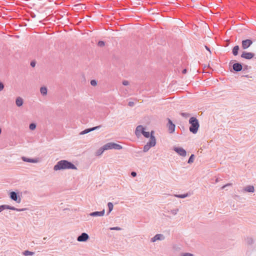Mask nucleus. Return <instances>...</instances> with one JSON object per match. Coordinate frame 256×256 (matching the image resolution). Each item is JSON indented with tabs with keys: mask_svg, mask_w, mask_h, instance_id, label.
<instances>
[{
	"mask_svg": "<svg viewBox=\"0 0 256 256\" xmlns=\"http://www.w3.org/2000/svg\"><path fill=\"white\" fill-rule=\"evenodd\" d=\"M153 133L152 131L150 134L149 132L146 131V128L141 125L138 126L136 128L135 134L137 136H140L142 134L146 138H150V142L144 148V151L145 152L148 151L151 147L156 144V139L153 136Z\"/></svg>",
	"mask_w": 256,
	"mask_h": 256,
	"instance_id": "obj_1",
	"label": "nucleus"
},
{
	"mask_svg": "<svg viewBox=\"0 0 256 256\" xmlns=\"http://www.w3.org/2000/svg\"><path fill=\"white\" fill-rule=\"evenodd\" d=\"M54 170H58L64 169H73L76 170V166L66 160H62L59 161L56 165L54 166Z\"/></svg>",
	"mask_w": 256,
	"mask_h": 256,
	"instance_id": "obj_2",
	"label": "nucleus"
},
{
	"mask_svg": "<svg viewBox=\"0 0 256 256\" xmlns=\"http://www.w3.org/2000/svg\"><path fill=\"white\" fill-rule=\"evenodd\" d=\"M189 122L191 124L190 128V132L196 134L200 126L198 120L196 118L192 117L190 119Z\"/></svg>",
	"mask_w": 256,
	"mask_h": 256,
	"instance_id": "obj_3",
	"label": "nucleus"
},
{
	"mask_svg": "<svg viewBox=\"0 0 256 256\" xmlns=\"http://www.w3.org/2000/svg\"><path fill=\"white\" fill-rule=\"evenodd\" d=\"M122 146L117 144L114 142L108 143L104 146V150H108L112 149L120 150Z\"/></svg>",
	"mask_w": 256,
	"mask_h": 256,
	"instance_id": "obj_4",
	"label": "nucleus"
},
{
	"mask_svg": "<svg viewBox=\"0 0 256 256\" xmlns=\"http://www.w3.org/2000/svg\"><path fill=\"white\" fill-rule=\"evenodd\" d=\"M242 48L243 49L246 50L252 44V40L248 39L242 41Z\"/></svg>",
	"mask_w": 256,
	"mask_h": 256,
	"instance_id": "obj_5",
	"label": "nucleus"
},
{
	"mask_svg": "<svg viewBox=\"0 0 256 256\" xmlns=\"http://www.w3.org/2000/svg\"><path fill=\"white\" fill-rule=\"evenodd\" d=\"M170 133H172L175 130V125L172 122V120L168 119V124H167Z\"/></svg>",
	"mask_w": 256,
	"mask_h": 256,
	"instance_id": "obj_6",
	"label": "nucleus"
},
{
	"mask_svg": "<svg viewBox=\"0 0 256 256\" xmlns=\"http://www.w3.org/2000/svg\"><path fill=\"white\" fill-rule=\"evenodd\" d=\"M254 56V54L248 52H243L241 55V57L246 59L250 60Z\"/></svg>",
	"mask_w": 256,
	"mask_h": 256,
	"instance_id": "obj_7",
	"label": "nucleus"
},
{
	"mask_svg": "<svg viewBox=\"0 0 256 256\" xmlns=\"http://www.w3.org/2000/svg\"><path fill=\"white\" fill-rule=\"evenodd\" d=\"M174 150L180 155L182 156H186V151L182 148H175Z\"/></svg>",
	"mask_w": 256,
	"mask_h": 256,
	"instance_id": "obj_8",
	"label": "nucleus"
},
{
	"mask_svg": "<svg viewBox=\"0 0 256 256\" xmlns=\"http://www.w3.org/2000/svg\"><path fill=\"white\" fill-rule=\"evenodd\" d=\"M88 238V236L86 233H82L78 238V240L79 242H85Z\"/></svg>",
	"mask_w": 256,
	"mask_h": 256,
	"instance_id": "obj_9",
	"label": "nucleus"
},
{
	"mask_svg": "<svg viewBox=\"0 0 256 256\" xmlns=\"http://www.w3.org/2000/svg\"><path fill=\"white\" fill-rule=\"evenodd\" d=\"M10 196L12 200H14L17 202L20 203V198H18L17 194L15 192H11L10 193Z\"/></svg>",
	"mask_w": 256,
	"mask_h": 256,
	"instance_id": "obj_10",
	"label": "nucleus"
},
{
	"mask_svg": "<svg viewBox=\"0 0 256 256\" xmlns=\"http://www.w3.org/2000/svg\"><path fill=\"white\" fill-rule=\"evenodd\" d=\"M104 214V210L101 212H95L90 214V216H103Z\"/></svg>",
	"mask_w": 256,
	"mask_h": 256,
	"instance_id": "obj_11",
	"label": "nucleus"
},
{
	"mask_svg": "<svg viewBox=\"0 0 256 256\" xmlns=\"http://www.w3.org/2000/svg\"><path fill=\"white\" fill-rule=\"evenodd\" d=\"M233 69L236 72L240 71L242 70V66L238 63L234 64L233 65Z\"/></svg>",
	"mask_w": 256,
	"mask_h": 256,
	"instance_id": "obj_12",
	"label": "nucleus"
},
{
	"mask_svg": "<svg viewBox=\"0 0 256 256\" xmlns=\"http://www.w3.org/2000/svg\"><path fill=\"white\" fill-rule=\"evenodd\" d=\"M22 160L24 162H29L36 163L38 162V160L37 159H30V158H26V157H22Z\"/></svg>",
	"mask_w": 256,
	"mask_h": 256,
	"instance_id": "obj_13",
	"label": "nucleus"
},
{
	"mask_svg": "<svg viewBox=\"0 0 256 256\" xmlns=\"http://www.w3.org/2000/svg\"><path fill=\"white\" fill-rule=\"evenodd\" d=\"M98 128V126H96V127H94V128H91L86 129V130L81 132L80 133V134H87L91 131L96 130Z\"/></svg>",
	"mask_w": 256,
	"mask_h": 256,
	"instance_id": "obj_14",
	"label": "nucleus"
},
{
	"mask_svg": "<svg viewBox=\"0 0 256 256\" xmlns=\"http://www.w3.org/2000/svg\"><path fill=\"white\" fill-rule=\"evenodd\" d=\"M3 206H4V209H9V210H16V211H18V212H20V211H23L24 210V209H18V208H16L14 207H12V206H7V205H3Z\"/></svg>",
	"mask_w": 256,
	"mask_h": 256,
	"instance_id": "obj_15",
	"label": "nucleus"
},
{
	"mask_svg": "<svg viewBox=\"0 0 256 256\" xmlns=\"http://www.w3.org/2000/svg\"><path fill=\"white\" fill-rule=\"evenodd\" d=\"M16 103L18 106H20L23 104V100L21 98L18 97L16 98Z\"/></svg>",
	"mask_w": 256,
	"mask_h": 256,
	"instance_id": "obj_16",
	"label": "nucleus"
},
{
	"mask_svg": "<svg viewBox=\"0 0 256 256\" xmlns=\"http://www.w3.org/2000/svg\"><path fill=\"white\" fill-rule=\"evenodd\" d=\"M239 50V46H234V48L232 49V54L234 56H236L238 54V52Z\"/></svg>",
	"mask_w": 256,
	"mask_h": 256,
	"instance_id": "obj_17",
	"label": "nucleus"
},
{
	"mask_svg": "<svg viewBox=\"0 0 256 256\" xmlns=\"http://www.w3.org/2000/svg\"><path fill=\"white\" fill-rule=\"evenodd\" d=\"M40 93L43 96H46L47 94V88L46 87H42L40 89Z\"/></svg>",
	"mask_w": 256,
	"mask_h": 256,
	"instance_id": "obj_18",
	"label": "nucleus"
},
{
	"mask_svg": "<svg viewBox=\"0 0 256 256\" xmlns=\"http://www.w3.org/2000/svg\"><path fill=\"white\" fill-rule=\"evenodd\" d=\"M244 190L248 192H254V187L252 186H248L245 188Z\"/></svg>",
	"mask_w": 256,
	"mask_h": 256,
	"instance_id": "obj_19",
	"label": "nucleus"
},
{
	"mask_svg": "<svg viewBox=\"0 0 256 256\" xmlns=\"http://www.w3.org/2000/svg\"><path fill=\"white\" fill-rule=\"evenodd\" d=\"M160 240V234H157L153 238H152V242H154L156 240Z\"/></svg>",
	"mask_w": 256,
	"mask_h": 256,
	"instance_id": "obj_20",
	"label": "nucleus"
},
{
	"mask_svg": "<svg viewBox=\"0 0 256 256\" xmlns=\"http://www.w3.org/2000/svg\"><path fill=\"white\" fill-rule=\"evenodd\" d=\"M108 210H109V212L108 213L110 212H112V210L113 209V204L112 203V202H108Z\"/></svg>",
	"mask_w": 256,
	"mask_h": 256,
	"instance_id": "obj_21",
	"label": "nucleus"
},
{
	"mask_svg": "<svg viewBox=\"0 0 256 256\" xmlns=\"http://www.w3.org/2000/svg\"><path fill=\"white\" fill-rule=\"evenodd\" d=\"M105 150H104V146L101 148L97 152V154L98 155H100L102 154V152L104 151Z\"/></svg>",
	"mask_w": 256,
	"mask_h": 256,
	"instance_id": "obj_22",
	"label": "nucleus"
},
{
	"mask_svg": "<svg viewBox=\"0 0 256 256\" xmlns=\"http://www.w3.org/2000/svg\"><path fill=\"white\" fill-rule=\"evenodd\" d=\"M194 160V154H192L190 156L189 160H188V163H192V162H193Z\"/></svg>",
	"mask_w": 256,
	"mask_h": 256,
	"instance_id": "obj_23",
	"label": "nucleus"
},
{
	"mask_svg": "<svg viewBox=\"0 0 256 256\" xmlns=\"http://www.w3.org/2000/svg\"><path fill=\"white\" fill-rule=\"evenodd\" d=\"M36 128V126L34 124H31L30 125V129L31 130H34Z\"/></svg>",
	"mask_w": 256,
	"mask_h": 256,
	"instance_id": "obj_24",
	"label": "nucleus"
},
{
	"mask_svg": "<svg viewBox=\"0 0 256 256\" xmlns=\"http://www.w3.org/2000/svg\"><path fill=\"white\" fill-rule=\"evenodd\" d=\"M33 252H29V251H25L24 252V255L26 256H29V255H32L33 254Z\"/></svg>",
	"mask_w": 256,
	"mask_h": 256,
	"instance_id": "obj_25",
	"label": "nucleus"
},
{
	"mask_svg": "<svg viewBox=\"0 0 256 256\" xmlns=\"http://www.w3.org/2000/svg\"><path fill=\"white\" fill-rule=\"evenodd\" d=\"M90 84L92 86H96L97 84V82L95 80H92L90 82Z\"/></svg>",
	"mask_w": 256,
	"mask_h": 256,
	"instance_id": "obj_26",
	"label": "nucleus"
},
{
	"mask_svg": "<svg viewBox=\"0 0 256 256\" xmlns=\"http://www.w3.org/2000/svg\"><path fill=\"white\" fill-rule=\"evenodd\" d=\"M188 194H181V195H176V196L180 198H184L186 197Z\"/></svg>",
	"mask_w": 256,
	"mask_h": 256,
	"instance_id": "obj_27",
	"label": "nucleus"
},
{
	"mask_svg": "<svg viewBox=\"0 0 256 256\" xmlns=\"http://www.w3.org/2000/svg\"><path fill=\"white\" fill-rule=\"evenodd\" d=\"M98 46H104V42L103 41H100L98 42Z\"/></svg>",
	"mask_w": 256,
	"mask_h": 256,
	"instance_id": "obj_28",
	"label": "nucleus"
},
{
	"mask_svg": "<svg viewBox=\"0 0 256 256\" xmlns=\"http://www.w3.org/2000/svg\"><path fill=\"white\" fill-rule=\"evenodd\" d=\"M74 6L75 7H79L80 8H80V9L83 8L84 7V6L81 4H76V5H74Z\"/></svg>",
	"mask_w": 256,
	"mask_h": 256,
	"instance_id": "obj_29",
	"label": "nucleus"
},
{
	"mask_svg": "<svg viewBox=\"0 0 256 256\" xmlns=\"http://www.w3.org/2000/svg\"><path fill=\"white\" fill-rule=\"evenodd\" d=\"M122 84L124 86H128L129 84V82L128 80H124L122 82Z\"/></svg>",
	"mask_w": 256,
	"mask_h": 256,
	"instance_id": "obj_30",
	"label": "nucleus"
},
{
	"mask_svg": "<svg viewBox=\"0 0 256 256\" xmlns=\"http://www.w3.org/2000/svg\"><path fill=\"white\" fill-rule=\"evenodd\" d=\"M110 230H120L121 229L119 227H114V228H110Z\"/></svg>",
	"mask_w": 256,
	"mask_h": 256,
	"instance_id": "obj_31",
	"label": "nucleus"
},
{
	"mask_svg": "<svg viewBox=\"0 0 256 256\" xmlns=\"http://www.w3.org/2000/svg\"><path fill=\"white\" fill-rule=\"evenodd\" d=\"M182 256H193V255L190 253H184Z\"/></svg>",
	"mask_w": 256,
	"mask_h": 256,
	"instance_id": "obj_32",
	"label": "nucleus"
},
{
	"mask_svg": "<svg viewBox=\"0 0 256 256\" xmlns=\"http://www.w3.org/2000/svg\"><path fill=\"white\" fill-rule=\"evenodd\" d=\"M4 88V86L2 83L0 82V91L2 90Z\"/></svg>",
	"mask_w": 256,
	"mask_h": 256,
	"instance_id": "obj_33",
	"label": "nucleus"
},
{
	"mask_svg": "<svg viewBox=\"0 0 256 256\" xmlns=\"http://www.w3.org/2000/svg\"><path fill=\"white\" fill-rule=\"evenodd\" d=\"M4 210V206L3 205L0 206V212Z\"/></svg>",
	"mask_w": 256,
	"mask_h": 256,
	"instance_id": "obj_34",
	"label": "nucleus"
},
{
	"mask_svg": "<svg viewBox=\"0 0 256 256\" xmlns=\"http://www.w3.org/2000/svg\"><path fill=\"white\" fill-rule=\"evenodd\" d=\"M186 68H184V69L182 70V74H186Z\"/></svg>",
	"mask_w": 256,
	"mask_h": 256,
	"instance_id": "obj_35",
	"label": "nucleus"
},
{
	"mask_svg": "<svg viewBox=\"0 0 256 256\" xmlns=\"http://www.w3.org/2000/svg\"><path fill=\"white\" fill-rule=\"evenodd\" d=\"M131 174L132 176H136V172H132Z\"/></svg>",
	"mask_w": 256,
	"mask_h": 256,
	"instance_id": "obj_36",
	"label": "nucleus"
},
{
	"mask_svg": "<svg viewBox=\"0 0 256 256\" xmlns=\"http://www.w3.org/2000/svg\"><path fill=\"white\" fill-rule=\"evenodd\" d=\"M30 65L31 66H32V67H34L35 66V62H31L30 63Z\"/></svg>",
	"mask_w": 256,
	"mask_h": 256,
	"instance_id": "obj_37",
	"label": "nucleus"
},
{
	"mask_svg": "<svg viewBox=\"0 0 256 256\" xmlns=\"http://www.w3.org/2000/svg\"><path fill=\"white\" fill-rule=\"evenodd\" d=\"M205 48H206L208 50V51L210 52V50L209 48H208V46H205Z\"/></svg>",
	"mask_w": 256,
	"mask_h": 256,
	"instance_id": "obj_38",
	"label": "nucleus"
},
{
	"mask_svg": "<svg viewBox=\"0 0 256 256\" xmlns=\"http://www.w3.org/2000/svg\"><path fill=\"white\" fill-rule=\"evenodd\" d=\"M228 185H230V184H228ZM227 186H228V184H227ZM226 186V185H225V186H223L222 187V188H224Z\"/></svg>",
	"mask_w": 256,
	"mask_h": 256,
	"instance_id": "obj_39",
	"label": "nucleus"
},
{
	"mask_svg": "<svg viewBox=\"0 0 256 256\" xmlns=\"http://www.w3.org/2000/svg\"><path fill=\"white\" fill-rule=\"evenodd\" d=\"M129 105L130 106H132V104H130V102L129 103Z\"/></svg>",
	"mask_w": 256,
	"mask_h": 256,
	"instance_id": "obj_40",
	"label": "nucleus"
},
{
	"mask_svg": "<svg viewBox=\"0 0 256 256\" xmlns=\"http://www.w3.org/2000/svg\"><path fill=\"white\" fill-rule=\"evenodd\" d=\"M129 105L130 106H132V104H130V102L129 103Z\"/></svg>",
	"mask_w": 256,
	"mask_h": 256,
	"instance_id": "obj_41",
	"label": "nucleus"
}]
</instances>
